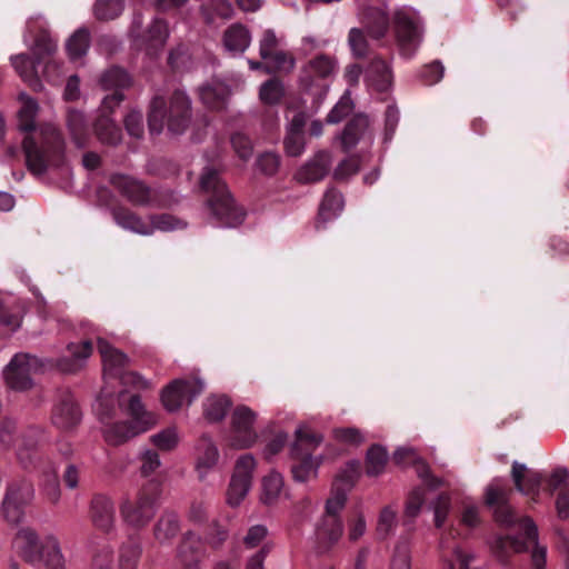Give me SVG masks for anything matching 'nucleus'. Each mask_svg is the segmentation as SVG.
<instances>
[{
  "label": "nucleus",
  "instance_id": "f257e3e1",
  "mask_svg": "<svg viewBox=\"0 0 569 569\" xmlns=\"http://www.w3.org/2000/svg\"><path fill=\"white\" fill-rule=\"evenodd\" d=\"M511 490L501 482V480H493L486 490V503L493 508L496 521L505 527H517L522 538L506 536L496 540L493 551L500 561L506 562L509 552H522L529 547H532L531 562L533 569L546 568V548L538 546V530L529 517L519 518L512 508L509 506L508 500Z\"/></svg>",
  "mask_w": 569,
  "mask_h": 569
},
{
  "label": "nucleus",
  "instance_id": "f03ea898",
  "mask_svg": "<svg viewBox=\"0 0 569 569\" xmlns=\"http://www.w3.org/2000/svg\"><path fill=\"white\" fill-rule=\"evenodd\" d=\"M192 118L191 100L186 92L176 90L167 100L154 96L149 106L148 126L151 134H159L163 128L172 134H181Z\"/></svg>",
  "mask_w": 569,
  "mask_h": 569
},
{
  "label": "nucleus",
  "instance_id": "7ed1b4c3",
  "mask_svg": "<svg viewBox=\"0 0 569 569\" xmlns=\"http://www.w3.org/2000/svg\"><path fill=\"white\" fill-rule=\"evenodd\" d=\"M44 440L46 432L41 427L29 426L19 432L16 420L4 418L0 421V448L14 449L17 460L24 470L38 468L41 459L39 449Z\"/></svg>",
  "mask_w": 569,
  "mask_h": 569
},
{
  "label": "nucleus",
  "instance_id": "20e7f679",
  "mask_svg": "<svg viewBox=\"0 0 569 569\" xmlns=\"http://www.w3.org/2000/svg\"><path fill=\"white\" fill-rule=\"evenodd\" d=\"M18 555L32 566L43 565L46 569H66V560L59 540L53 535L42 538L30 527L21 528L13 540Z\"/></svg>",
  "mask_w": 569,
  "mask_h": 569
},
{
  "label": "nucleus",
  "instance_id": "39448f33",
  "mask_svg": "<svg viewBox=\"0 0 569 569\" xmlns=\"http://www.w3.org/2000/svg\"><path fill=\"white\" fill-rule=\"evenodd\" d=\"M201 189L211 197L208 206L222 227H238L244 220V211L234 201L217 170L206 168L200 178Z\"/></svg>",
  "mask_w": 569,
  "mask_h": 569
},
{
  "label": "nucleus",
  "instance_id": "423d86ee",
  "mask_svg": "<svg viewBox=\"0 0 569 569\" xmlns=\"http://www.w3.org/2000/svg\"><path fill=\"white\" fill-rule=\"evenodd\" d=\"M23 151L28 169L34 174H41L50 166L62 163L64 140L56 127L46 126L41 129V146L27 136L23 139Z\"/></svg>",
  "mask_w": 569,
  "mask_h": 569
},
{
  "label": "nucleus",
  "instance_id": "0eeeda50",
  "mask_svg": "<svg viewBox=\"0 0 569 569\" xmlns=\"http://www.w3.org/2000/svg\"><path fill=\"white\" fill-rule=\"evenodd\" d=\"M161 497L159 482H146L134 497H127L120 503V515L126 525L142 529L153 519Z\"/></svg>",
  "mask_w": 569,
  "mask_h": 569
},
{
  "label": "nucleus",
  "instance_id": "6e6552de",
  "mask_svg": "<svg viewBox=\"0 0 569 569\" xmlns=\"http://www.w3.org/2000/svg\"><path fill=\"white\" fill-rule=\"evenodd\" d=\"M128 413L130 421H116L107 423L103 428V438L111 446H120L130 439L150 430L157 423V416L144 409L139 396L130 398Z\"/></svg>",
  "mask_w": 569,
  "mask_h": 569
},
{
  "label": "nucleus",
  "instance_id": "1a4fd4ad",
  "mask_svg": "<svg viewBox=\"0 0 569 569\" xmlns=\"http://www.w3.org/2000/svg\"><path fill=\"white\" fill-rule=\"evenodd\" d=\"M323 438L307 426L296 430V440L291 448V456L296 461L291 467L293 479L305 482L317 475L319 461L312 458V452L319 447Z\"/></svg>",
  "mask_w": 569,
  "mask_h": 569
},
{
  "label": "nucleus",
  "instance_id": "9d476101",
  "mask_svg": "<svg viewBox=\"0 0 569 569\" xmlns=\"http://www.w3.org/2000/svg\"><path fill=\"white\" fill-rule=\"evenodd\" d=\"M392 30L400 54L410 59L422 41V29L417 13L411 8H400L393 12Z\"/></svg>",
  "mask_w": 569,
  "mask_h": 569
},
{
  "label": "nucleus",
  "instance_id": "9b49d317",
  "mask_svg": "<svg viewBox=\"0 0 569 569\" xmlns=\"http://www.w3.org/2000/svg\"><path fill=\"white\" fill-rule=\"evenodd\" d=\"M43 367L40 359L29 353H17L6 366L3 377L7 386L17 391H24L32 387V376Z\"/></svg>",
  "mask_w": 569,
  "mask_h": 569
},
{
  "label": "nucleus",
  "instance_id": "f8f14e48",
  "mask_svg": "<svg viewBox=\"0 0 569 569\" xmlns=\"http://www.w3.org/2000/svg\"><path fill=\"white\" fill-rule=\"evenodd\" d=\"M34 496L33 485L27 479L9 482L1 503L4 519L10 523H19L23 517V509Z\"/></svg>",
  "mask_w": 569,
  "mask_h": 569
},
{
  "label": "nucleus",
  "instance_id": "ddd939ff",
  "mask_svg": "<svg viewBox=\"0 0 569 569\" xmlns=\"http://www.w3.org/2000/svg\"><path fill=\"white\" fill-rule=\"evenodd\" d=\"M257 413L247 406H238L231 413L229 443L237 449L253 446L258 439L254 428Z\"/></svg>",
  "mask_w": 569,
  "mask_h": 569
},
{
  "label": "nucleus",
  "instance_id": "4468645a",
  "mask_svg": "<svg viewBox=\"0 0 569 569\" xmlns=\"http://www.w3.org/2000/svg\"><path fill=\"white\" fill-rule=\"evenodd\" d=\"M200 379H176L161 392V402L166 410L174 412L183 405H189L203 390Z\"/></svg>",
  "mask_w": 569,
  "mask_h": 569
},
{
  "label": "nucleus",
  "instance_id": "2eb2a0df",
  "mask_svg": "<svg viewBox=\"0 0 569 569\" xmlns=\"http://www.w3.org/2000/svg\"><path fill=\"white\" fill-rule=\"evenodd\" d=\"M110 184L134 206H148L156 200L154 192L143 181L131 176L114 173L109 178Z\"/></svg>",
  "mask_w": 569,
  "mask_h": 569
},
{
  "label": "nucleus",
  "instance_id": "dca6fc26",
  "mask_svg": "<svg viewBox=\"0 0 569 569\" xmlns=\"http://www.w3.org/2000/svg\"><path fill=\"white\" fill-rule=\"evenodd\" d=\"M89 519L92 526L103 533L116 528V507L113 500L103 493H96L89 503Z\"/></svg>",
  "mask_w": 569,
  "mask_h": 569
},
{
  "label": "nucleus",
  "instance_id": "f3484780",
  "mask_svg": "<svg viewBox=\"0 0 569 569\" xmlns=\"http://www.w3.org/2000/svg\"><path fill=\"white\" fill-rule=\"evenodd\" d=\"M100 84L103 90L113 91L103 98V108H116L124 98L121 90L130 86V77L124 70L113 67L101 76Z\"/></svg>",
  "mask_w": 569,
  "mask_h": 569
},
{
  "label": "nucleus",
  "instance_id": "a211bd4d",
  "mask_svg": "<svg viewBox=\"0 0 569 569\" xmlns=\"http://www.w3.org/2000/svg\"><path fill=\"white\" fill-rule=\"evenodd\" d=\"M51 420L61 430H70L78 426L81 420V412L72 395L63 393L59 398L53 406Z\"/></svg>",
  "mask_w": 569,
  "mask_h": 569
},
{
  "label": "nucleus",
  "instance_id": "6ab92c4d",
  "mask_svg": "<svg viewBox=\"0 0 569 569\" xmlns=\"http://www.w3.org/2000/svg\"><path fill=\"white\" fill-rule=\"evenodd\" d=\"M203 557L200 539L192 532H187L177 548L178 563L182 569H200Z\"/></svg>",
  "mask_w": 569,
  "mask_h": 569
},
{
  "label": "nucleus",
  "instance_id": "aec40b11",
  "mask_svg": "<svg viewBox=\"0 0 569 569\" xmlns=\"http://www.w3.org/2000/svg\"><path fill=\"white\" fill-rule=\"evenodd\" d=\"M330 166L331 154L328 151L321 150L297 171L296 179L301 183L320 181L327 176Z\"/></svg>",
  "mask_w": 569,
  "mask_h": 569
},
{
  "label": "nucleus",
  "instance_id": "412c9836",
  "mask_svg": "<svg viewBox=\"0 0 569 569\" xmlns=\"http://www.w3.org/2000/svg\"><path fill=\"white\" fill-rule=\"evenodd\" d=\"M306 126V114L298 112L293 116L287 126L286 137L283 139V148L289 157H299L306 148L303 128Z\"/></svg>",
  "mask_w": 569,
  "mask_h": 569
},
{
  "label": "nucleus",
  "instance_id": "4be33fe9",
  "mask_svg": "<svg viewBox=\"0 0 569 569\" xmlns=\"http://www.w3.org/2000/svg\"><path fill=\"white\" fill-rule=\"evenodd\" d=\"M360 23L367 33L376 40L382 39L390 26V20L387 12L377 7H367L359 13Z\"/></svg>",
  "mask_w": 569,
  "mask_h": 569
},
{
  "label": "nucleus",
  "instance_id": "5701e85b",
  "mask_svg": "<svg viewBox=\"0 0 569 569\" xmlns=\"http://www.w3.org/2000/svg\"><path fill=\"white\" fill-rule=\"evenodd\" d=\"M337 72V61L328 54H319L311 59L303 69L301 83L309 89L313 83V78L327 79Z\"/></svg>",
  "mask_w": 569,
  "mask_h": 569
},
{
  "label": "nucleus",
  "instance_id": "b1692460",
  "mask_svg": "<svg viewBox=\"0 0 569 569\" xmlns=\"http://www.w3.org/2000/svg\"><path fill=\"white\" fill-rule=\"evenodd\" d=\"M114 108H103V103H101V108L99 110V116L97 117L93 129L98 140L101 143L109 146H117L121 139L122 133L121 129L114 123L110 113Z\"/></svg>",
  "mask_w": 569,
  "mask_h": 569
},
{
  "label": "nucleus",
  "instance_id": "393cba45",
  "mask_svg": "<svg viewBox=\"0 0 569 569\" xmlns=\"http://www.w3.org/2000/svg\"><path fill=\"white\" fill-rule=\"evenodd\" d=\"M511 477L516 489L523 495H538L542 482V476L538 471L529 470L526 465L515 461Z\"/></svg>",
  "mask_w": 569,
  "mask_h": 569
},
{
  "label": "nucleus",
  "instance_id": "a878e982",
  "mask_svg": "<svg viewBox=\"0 0 569 569\" xmlns=\"http://www.w3.org/2000/svg\"><path fill=\"white\" fill-rule=\"evenodd\" d=\"M219 459V451L212 439L203 435L196 446V469L202 480L207 472L212 469Z\"/></svg>",
  "mask_w": 569,
  "mask_h": 569
},
{
  "label": "nucleus",
  "instance_id": "bb28decb",
  "mask_svg": "<svg viewBox=\"0 0 569 569\" xmlns=\"http://www.w3.org/2000/svg\"><path fill=\"white\" fill-rule=\"evenodd\" d=\"M97 347L103 363L104 375L120 376L128 365V357L101 338L98 339Z\"/></svg>",
  "mask_w": 569,
  "mask_h": 569
},
{
  "label": "nucleus",
  "instance_id": "cd10ccee",
  "mask_svg": "<svg viewBox=\"0 0 569 569\" xmlns=\"http://www.w3.org/2000/svg\"><path fill=\"white\" fill-rule=\"evenodd\" d=\"M229 94V87L223 81L217 79L207 82L199 89V97L202 103L213 110L222 109Z\"/></svg>",
  "mask_w": 569,
  "mask_h": 569
},
{
  "label": "nucleus",
  "instance_id": "c85d7f7f",
  "mask_svg": "<svg viewBox=\"0 0 569 569\" xmlns=\"http://www.w3.org/2000/svg\"><path fill=\"white\" fill-rule=\"evenodd\" d=\"M112 217L118 226L132 232L149 236L152 234V228L148 222L124 207H118L112 210Z\"/></svg>",
  "mask_w": 569,
  "mask_h": 569
},
{
  "label": "nucleus",
  "instance_id": "c756f323",
  "mask_svg": "<svg viewBox=\"0 0 569 569\" xmlns=\"http://www.w3.org/2000/svg\"><path fill=\"white\" fill-rule=\"evenodd\" d=\"M251 43L248 28L241 23H233L223 33V46L231 53H242Z\"/></svg>",
  "mask_w": 569,
  "mask_h": 569
},
{
  "label": "nucleus",
  "instance_id": "7c9ffc66",
  "mask_svg": "<svg viewBox=\"0 0 569 569\" xmlns=\"http://www.w3.org/2000/svg\"><path fill=\"white\" fill-rule=\"evenodd\" d=\"M67 127L71 140L77 148L82 149L89 142V128L84 114L78 110H69L67 116Z\"/></svg>",
  "mask_w": 569,
  "mask_h": 569
},
{
  "label": "nucleus",
  "instance_id": "2f4dec72",
  "mask_svg": "<svg viewBox=\"0 0 569 569\" xmlns=\"http://www.w3.org/2000/svg\"><path fill=\"white\" fill-rule=\"evenodd\" d=\"M68 351L71 359H62L58 366L62 371L74 372L81 368L82 361L91 356L93 347L91 341L84 340L80 343H69Z\"/></svg>",
  "mask_w": 569,
  "mask_h": 569
},
{
  "label": "nucleus",
  "instance_id": "473e14b6",
  "mask_svg": "<svg viewBox=\"0 0 569 569\" xmlns=\"http://www.w3.org/2000/svg\"><path fill=\"white\" fill-rule=\"evenodd\" d=\"M343 526L339 517H323L317 528L318 542L325 548L329 549L342 536Z\"/></svg>",
  "mask_w": 569,
  "mask_h": 569
},
{
  "label": "nucleus",
  "instance_id": "72a5a7b5",
  "mask_svg": "<svg viewBox=\"0 0 569 569\" xmlns=\"http://www.w3.org/2000/svg\"><path fill=\"white\" fill-rule=\"evenodd\" d=\"M368 126L369 120L366 116H357L347 123L340 137L341 147L345 152L357 146Z\"/></svg>",
  "mask_w": 569,
  "mask_h": 569
},
{
  "label": "nucleus",
  "instance_id": "f704fd0d",
  "mask_svg": "<svg viewBox=\"0 0 569 569\" xmlns=\"http://www.w3.org/2000/svg\"><path fill=\"white\" fill-rule=\"evenodd\" d=\"M142 553L141 541L138 537H130L119 548V569H137Z\"/></svg>",
  "mask_w": 569,
  "mask_h": 569
},
{
  "label": "nucleus",
  "instance_id": "c9c22d12",
  "mask_svg": "<svg viewBox=\"0 0 569 569\" xmlns=\"http://www.w3.org/2000/svg\"><path fill=\"white\" fill-rule=\"evenodd\" d=\"M180 531L179 518L174 512L164 511L153 528L157 541L164 543L173 539Z\"/></svg>",
  "mask_w": 569,
  "mask_h": 569
},
{
  "label": "nucleus",
  "instance_id": "e433bc0d",
  "mask_svg": "<svg viewBox=\"0 0 569 569\" xmlns=\"http://www.w3.org/2000/svg\"><path fill=\"white\" fill-rule=\"evenodd\" d=\"M23 313L24 306L22 302L18 300L3 302L0 300V323L10 331H16L21 326Z\"/></svg>",
  "mask_w": 569,
  "mask_h": 569
},
{
  "label": "nucleus",
  "instance_id": "4c0bfd02",
  "mask_svg": "<svg viewBox=\"0 0 569 569\" xmlns=\"http://www.w3.org/2000/svg\"><path fill=\"white\" fill-rule=\"evenodd\" d=\"M231 407V401L226 396L212 395L203 402L204 418L210 422L221 421Z\"/></svg>",
  "mask_w": 569,
  "mask_h": 569
},
{
  "label": "nucleus",
  "instance_id": "58836bf2",
  "mask_svg": "<svg viewBox=\"0 0 569 569\" xmlns=\"http://www.w3.org/2000/svg\"><path fill=\"white\" fill-rule=\"evenodd\" d=\"M11 64L17 71V73L21 77V79L26 82H38L37 81V64L40 62L37 61V58H31L27 53H19L12 56L10 58Z\"/></svg>",
  "mask_w": 569,
  "mask_h": 569
},
{
  "label": "nucleus",
  "instance_id": "ea45409f",
  "mask_svg": "<svg viewBox=\"0 0 569 569\" xmlns=\"http://www.w3.org/2000/svg\"><path fill=\"white\" fill-rule=\"evenodd\" d=\"M283 488V479L282 476L278 472H270L262 479V493L261 501L264 505H273Z\"/></svg>",
  "mask_w": 569,
  "mask_h": 569
},
{
  "label": "nucleus",
  "instance_id": "a19ab883",
  "mask_svg": "<svg viewBox=\"0 0 569 569\" xmlns=\"http://www.w3.org/2000/svg\"><path fill=\"white\" fill-rule=\"evenodd\" d=\"M56 50L57 41L52 39L47 29L41 28L34 38L33 46L31 47L32 54L37 58L38 62H42Z\"/></svg>",
  "mask_w": 569,
  "mask_h": 569
},
{
  "label": "nucleus",
  "instance_id": "79ce46f5",
  "mask_svg": "<svg viewBox=\"0 0 569 569\" xmlns=\"http://www.w3.org/2000/svg\"><path fill=\"white\" fill-rule=\"evenodd\" d=\"M22 107L19 110V128L22 131L30 132L34 129L38 103L34 99L21 94Z\"/></svg>",
  "mask_w": 569,
  "mask_h": 569
},
{
  "label": "nucleus",
  "instance_id": "37998d69",
  "mask_svg": "<svg viewBox=\"0 0 569 569\" xmlns=\"http://www.w3.org/2000/svg\"><path fill=\"white\" fill-rule=\"evenodd\" d=\"M343 207L341 193L336 190L326 192L323 200L319 208V218L323 221L330 220L336 217Z\"/></svg>",
  "mask_w": 569,
  "mask_h": 569
},
{
  "label": "nucleus",
  "instance_id": "c03bdc74",
  "mask_svg": "<svg viewBox=\"0 0 569 569\" xmlns=\"http://www.w3.org/2000/svg\"><path fill=\"white\" fill-rule=\"evenodd\" d=\"M388 455L385 448L375 445L367 452L366 472L368 476L380 475L386 467Z\"/></svg>",
  "mask_w": 569,
  "mask_h": 569
},
{
  "label": "nucleus",
  "instance_id": "a18cd8bd",
  "mask_svg": "<svg viewBox=\"0 0 569 569\" xmlns=\"http://www.w3.org/2000/svg\"><path fill=\"white\" fill-rule=\"evenodd\" d=\"M90 42V34L86 29L77 30L67 42L68 56L71 60H77L86 54Z\"/></svg>",
  "mask_w": 569,
  "mask_h": 569
},
{
  "label": "nucleus",
  "instance_id": "49530a36",
  "mask_svg": "<svg viewBox=\"0 0 569 569\" xmlns=\"http://www.w3.org/2000/svg\"><path fill=\"white\" fill-rule=\"evenodd\" d=\"M123 10V0H97L93 12L99 20H112Z\"/></svg>",
  "mask_w": 569,
  "mask_h": 569
},
{
  "label": "nucleus",
  "instance_id": "de8ad7c7",
  "mask_svg": "<svg viewBox=\"0 0 569 569\" xmlns=\"http://www.w3.org/2000/svg\"><path fill=\"white\" fill-rule=\"evenodd\" d=\"M284 94L283 86L278 79H270L260 87L259 97L266 104H277Z\"/></svg>",
  "mask_w": 569,
  "mask_h": 569
},
{
  "label": "nucleus",
  "instance_id": "09e8293b",
  "mask_svg": "<svg viewBox=\"0 0 569 569\" xmlns=\"http://www.w3.org/2000/svg\"><path fill=\"white\" fill-rule=\"evenodd\" d=\"M349 47L357 58H365L369 53V43L365 31L360 28H351L348 34Z\"/></svg>",
  "mask_w": 569,
  "mask_h": 569
},
{
  "label": "nucleus",
  "instance_id": "8fccbe9b",
  "mask_svg": "<svg viewBox=\"0 0 569 569\" xmlns=\"http://www.w3.org/2000/svg\"><path fill=\"white\" fill-rule=\"evenodd\" d=\"M256 468V460L252 455L246 453L236 462L234 471L232 473L233 479L243 480L247 483L251 485L252 481V472Z\"/></svg>",
  "mask_w": 569,
  "mask_h": 569
},
{
  "label": "nucleus",
  "instance_id": "3c124183",
  "mask_svg": "<svg viewBox=\"0 0 569 569\" xmlns=\"http://www.w3.org/2000/svg\"><path fill=\"white\" fill-rule=\"evenodd\" d=\"M251 485L243 480H237L231 478L228 490H227V503L230 507H238L248 495Z\"/></svg>",
  "mask_w": 569,
  "mask_h": 569
},
{
  "label": "nucleus",
  "instance_id": "603ef678",
  "mask_svg": "<svg viewBox=\"0 0 569 569\" xmlns=\"http://www.w3.org/2000/svg\"><path fill=\"white\" fill-rule=\"evenodd\" d=\"M151 441L158 449L170 451L174 449L179 442L177 429L174 427L167 428L153 435Z\"/></svg>",
  "mask_w": 569,
  "mask_h": 569
},
{
  "label": "nucleus",
  "instance_id": "864d4df0",
  "mask_svg": "<svg viewBox=\"0 0 569 569\" xmlns=\"http://www.w3.org/2000/svg\"><path fill=\"white\" fill-rule=\"evenodd\" d=\"M90 569H113V549L111 546L104 545L93 552Z\"/></svg>",
  "mask_w": 569,
  "mask_h": 569
},
{
  "label": "nucleus",
  "instance_id": "5fc2aeb1",
  "mask_svg": "<svg viewBox=\"0 0 569 569\" xmlns=\"http://www.w3.org/2000/svg\"><path fill=\"white\" fill-rule=\"evenodd\" d=\"M148 224L152 228V233L154 230L171 231L183 227L180 220L167 213L150 216Z\"/></svg>",
  "mask_w": 569,
  "mask_h": 569
},
{
  "label": "nucleus",
  "instance_id": "6e6d98bb",
  "mask_svg": "<svg viewBox=\"0 0 569 569\" xmlns=\"http://www.w3.org/2000/svg\"><path fill=\"white\" fill-rule=\"evenodd\" d=\"M280 39L276 36L274 31L267 29L263 31L259 42V53L263 60L271 58L274 51L279 49Z\"/></svg>",
  "mask_w": 569,
  "mask_h": 569
},
{
  "label": "nucleus",
  "instance_id": "4d7b16f0",
  "mask_svg": "<svg viewBox=\"0 0 569 569\" xmlns=\"http://www.w3.org/2000/svg\"><path fill=\"white\" fill-rule=\"evenodd\" d=\"M397 525V511L391 507H385L378 519L377 532L380 537H387Z\"/></svg>",
  "mask_w": 569,
  "mask_h": 569
},
{
  "label": "nucleus",
  "instance_id": "13d9d810",
  "mask_svg": "<svg viewBox=\"0 0 569 569\" xmlns=\"http://www.w3.org/2000/svg\"><path fill=\"white\" fill-rule=\"evenodd\" d=\"M426 492L421 487L412 489L406 502L405 513L409 518H416L425 503Z\"/></svg>",
  "mask_w": 569,
  "mask_h": 569
},
{
  "label": "nucleus",
  "instance_id": "bf43d9fd",
  "mask_svg": "<svg viewBox=\"0 0 569 569\" xmlns=\"http://www.w3.org/2000/svg\"><path fill=\"white\" fill-rule=\"evenodd\" d=\"M169 36L168 26L161 19H154L148 30V40L152 47H162Z\"/></svg>",
  "mask_w": 569,
  "mask_h": 569
},
{
  "label": "nucleus",
  "instance_id": "052dcab7",
  "mask_svg": "<svg viewBox=\"0 0 569 569\" xmlns=\"http://www.w3.org/2000/svg\"><path fill=\"white\" fill-rule=\"evenodd\" d=\"M360 169V159L357 156H351L342 160L333 171L336 180H346L356 174Z\"/></svg>",
  "mask_w": 569,
  "mask_h": 569
},
{
  "label": "nucleus",
  "instance_id": "680f3d73",
  "mask_svg": "<svg viewBox=\"0 0 569 569\" xmlns=\"http://www.w3.org/2000/svg\"><path fill=\"white\" fill-rule=\"evenodd\" d=\"M332 433L337 441L350 446H359L365 440L361 431L353 427L336 428Z\"/></svg>",
  "mask_w": 569,
  "mask_h": 569
},
{
  "label": "nucleus",
  "instance_id": "e2e57ef3",
  "mask_svg": "<svg viewBox=\"0 0 569 569\" xmlns=\"http://www.w3.org/2000/svg\"><path fill=\"white\" fill-rule=\"evenodd\" d=\"M352 111V101L349 96L345 94L331 109L327 116L328 123H338Z\"/></svg>",
  "mask_w": 569,
  "mask_h": 569
},
{
  "label": "nucleus",
  "instance_id": "0e129e2a",
  "mask_svg": "<svg viewBox=\"0 0 569 569\" xmlns=\"http://www.w3.org/2000/svg\"><path fill=\"white\" fill-rule=\"evenodd\" d=\"M417 476L423 481L430 489H436L442 486V480L430 472L429 466L416 457L413 461Z\"/></svg>",
  "mask_w": 569,
  "mask_h": 569
},
{
  "label": "nucleus",
  "instance_id": "69168bd1",
  "mask_svg": "<svg viewBox=\"0 0 569 569\" xmlns=\"http://www.w3.org/2000/svg\"><path fill=\"white\" fill-rule=\"evenodd\" d=\"M228 529L214 521L206 535V541L211 548L219 549L228 539Z\"/></svg>",
  "mask_w": 569,
  "mask_h": 569
},
{
  "label": "nucleus",
  "instance_id": "338daca9",
  "mask_svg": "<svg viewBox=\"0 0 569 569\" xmlns=\"http://www.w3.org/2000/svg\"><path fill=\"white\" fill-rule=\"evenodd\" d=\"M268 536V528L263 525L251 526L243 537V545L248 549L258 547Z\"/></svg>",
  "mask_w": 569,
  "mask_h": 569
},
{
  "label": "nucleus",
  "instance_id": "774afa93",
  "mask_svg": "<svg viewBox=\"0 0 569 569\" xmlns=\"http://www.w3.org/2000/svg\"><path fill=\"white\" fill-rule=\"evenodd\" d=\"M268 60L271 63V71H291L295 67L293 57L283 50L274 51Z\"/></svg>",
  "mask_w": 569,
  "mask_h": 569
}]
</instances>
